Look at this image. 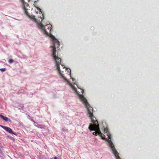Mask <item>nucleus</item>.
<instances>
[{"mask_svg":"<svg viewBox=\"0 0 159 159\" xmlns=\"http://www.w3.org/2000/svg\"><path fill=\"white\" fill-rule=\"evenodd\" d=\"M70 87L71 88L72 90L77 94L79 95V97L80 99L83 102L85 105L87 109V111L88 114L89 115V117L90 118L93 124V125L90 124V125L89 127V129L91 131L95 130L96 131L94 132L93 134V135H97V134H98V127H99V125L98 124V121L96 120V118L94 117L93 114V108L90 106L89 103L86 98L83 95H80L77 91L76 88L73 86L70 83Z\"/></svg>","mask_w":159,"mask_h":159,"instance_id":"nucleus-1","label":"nucleus"},{"mask_svg":"<svg viewBox=\"0 0 159 159\" xmlns=\"http://www.w3.org/2000/svg\"><path fill=\"white\" fill-rule=\"evenodd\" d=\"M53 56V60L55 64V67L58 73L61 76L63 79V81L69 85H70V82L63 75L62 73L64 71H66L67 69H66L61 64V59L59 57H55Z\"/></svg>","mask_w":159,"mask_h":159,"instance_id":"nucleus-2","label":"nucleus"},{"mask_svg":"<svg viewBox=\"0 0 159 159\" xmlns=\"http://www.w3.org/2000/svg\"><path fill=\"white\" fill-rule=\"evenodd\" d=\"M35 21L37 23L38 27L42 30L46 34L48 35L50 33L51 30V27L52 25L51 24L47 25L45 26L42 25V23L38 20V19H34Z\"/></svg>","mask_w":159,"mask_h":159,"instance_id":"nucleus-3","label":"nucleus"},{"mask_svg":"<svg viewBox=\"0 0 159 159\" xmlns=\"http://www.w3.org/2000/svg\"><path fill=\"white\" fill-rule=\"evenodd\" d=\"M108 139L107 142L109 144V146L111 148V149L112 151V152L114 155L116 159H121L119 156V153L116 150L114 145L113 142L111 140V135L108 133H107Z\"/></svg>","mask_w":159,"mask_h":159,"instance_id":"nucleus-4","label":"nucleus"},{"mask_svg":"<svg viewBox=\"0 0 159 159\" xmlns=\"http://www.w3.org/2000/svg\"><path fill=\"white\" fill-rule=\"evenodd\" d=\"M52 39L53 40V45L51 47V48H52V58H53V56H56L55 57H58L57 53L56 51V49L57 48H58L59 46V42L57 40V39H56L54 36H53Z\"/></svg>","mask_w":159,"mask_h":159,"instance_id":"nucleus-5","label":"nucleus"},{"mask_svg":"<svg viewBox=\"0 0 159 159\" xmlns=\"http://www.w3.org/2000/svg\"><path fill=\"white\" fill-rule=\"evenodd\" d=\"M21 2L23 5V8L25 11V14L27 16H28V12L27 10L28 9L27 7H29L28 3L25 2L24 0H21Z\"/></svg>","mask_w":159,"mask_h":159,"instance_id":"nucleus-6","label":"nucleus"},{"mask_svg":"<svg viewBox=\"0 0 159 159\" xmlns=\"http://www.w3.org/2000/svg\"><path fill=\"white\" fill-rule=\"evenodd\" d=\"M0 126L3 129H4L5 130H6V131H7L10 133L13 134L15 135H16V134L13 132L12 130L10 128L7 127V126H4L1 125H0Z\"/></svg>","mask_w":159,"mask_h":159,"instance_id":"nucleus-7","label":"nucleus"},{"mask_svg":"<svg viewBox=\"0 0 159 159\" xmlns=\"http://www.w3.org/2000/svg\"><path fill=\"white\" fill-rule=\"evenodd\" d=\"M98 135L101 137L102 139H105V135L103 134L101 132L99 128H98Z\"/></svg>","mask_w":159,"mask_h":159,"instance_id":"nucleus-8","label":"nucleus"},{"mask_svg":"<svg viewBox=\"0 0 159 159\" xmlns=\"http://www.w3.org/2000/svg\"><path fill=\"white\" fill-rule=\"evenodd\" d=\"M0 116L4 121H7L9 120V119L7 117L4 116L1 114H0Z\"/></svg>","mask_w":159,"mask_h":159,"instance_id":"nucleus-9","label":"nucleus"},{"mask_svg":"<svg viewBox=\"0 0 159 159\" xmlns=\"http://www.w3.org/2000/svg\"><path fill=\"white\" fill-rule=\"evenodd\" d=\"M14 60L12 59H11L9 60L8 62L10 64H12L14 62Z\"/></svg>","mask_w":159,"mask_h":159,"instance_id":"nucleus-10","label":"nucleus"},{"mask_svg":"<svg viewBox=\"0 0 159 159\" xmlns=\"http://www.w3.org/2000/svg\"><path fill=\"white\" fill-rule=\"evenodd\" d=\"M42 125H40L38 124L36 125V126L38 128H42Z\"/></svg>","mask_w":159,"mask_h":159,"instance_id":"nucleus-11","label":"nucleus"},{"mask_svg":"<svg viewBox=\"0 0 159 159\" xmlns=\"http://www.w3.org/2000/svg\"><path fill=\"white\" fill-rule=\"evenodd\" d=\"M0 70L2 72H4L6 70V69L5 68L0 69Z\"/></svg>","mask_w":159,"mask_h":159,"instance_id":"nucleus-12","label":"nucleus"},{"mask_svg":"<svg viewBox=\"0 0 159 159\" xmlns=\"http://www.w3.org/2000/svg\"><path fill=\"white\" fill-rule=\"evenodd\" d=\"M33 122H34V125H35V126H36V125H38V124H37V123L36 122H35V121H33Z\"/></svg>","mask_w":159,"mask_h":159,"instance_id":"nucleus-13","label":"nucleus"},{"mask_svg":"<svg viewBox=\"0 0 159 159\" xmlns=\"http://www.w3.org/2000/svg\"><path fill=\"white\" fill-rule=\"evenodd\" d=\"M106 132L107 133H109L108 132V129H107V128L106 129Z\"/></svg>","mask_w":159,"mask_h":159,"instance_id":"nucleus-14","label":"nucleus"},{"mask_svg":"<svg viewBox=\"0 0 159 159\" xmlns=\"http://www.w3.org/2000/svg\"><path fill=\"white\" fill-rule=\"evenodd\" d=\"M36 7L37 8V10L41 11V10L40 8H39V7Z\"/></svg>","mask_w":159,"mask_h":159,"instance_id":"nucleus-15","label":"nucleus"},{"mask_svg":"<svg viewBox=\"0 0 159 159\" xmlns=\"http://www.w3.org/2000/svg\"><path fill=\"white\" fill-rule=\"evenodd\" d=\"M71 74V70H70V74ZM70 79H72V80H73V79L72 78L71 75H70Z\"/></svg>","mask_w":159,"mask_h":159,"instance_id":"nucleus-16","label":"nucleus"},{"mask_svg":"<svg viewBox=\"0 0 159 159\" xmlns=\"http://www.w3.org/2000/svg\"><path fill=\"white\" fill-rule=\"evenodd\" d=\"M8 121H9L10 122H11V120H9Z\"/></svg>","mask_w":159,"mask_h":159,"instance_id":"nucleus-17","label":"nucleus"},{"mask_svg":"<svg viewBox=\"0 0 159 159\" xmlns=\"http://www.w3.org/2000/svg\"><path fill=\"white\" fill-rule=\"evenodd\" d=\"M39 19H42V18L41 17H39Z\"/></svg>","mask_w":159,"mask_h":159,"instance_id":"nucleus-18","label":"nucleus"},{"mask_svg":"<svg viewBox=\"0 0 159 159\" xmlns=\"http://www.w3.org/2000/svg\"><path fill=\"white\" fill-rule=\"evenodd\" d=\"M31 0H28L29 2Z\"/></svg>","mask_w":159,"mask_h":159,"instance_id":"nucleus-19","label":"nucleus"},{"mask_svg":"<svg viewBox=\"0 0 159 159\" xmlns=\"http://www.w3.org/2000/svg\"><path fill=\"white\" fill-rule=\"evenodd\" d=\"M0 62H1V61H0Z\"/></svg>","mask_w":159,"mask_h":159,"instance_id":"nucleus-20","label":"nucleus"}]
</instances>
